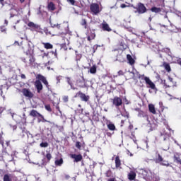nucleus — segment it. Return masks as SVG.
Listing matches in <instances>:
<instances>
[{
  "instance_id": "obj_26",
  "label": "nucleus",
  "mask_w": 181,
  "mask_h": 181,
  "mask_svg": "<svg viewBox=\"0 0 181 181\" xmlns=\"http://www.w3.org/2000/svg\"><path fill=\"white\" fill-rule=\"evenodd\" d=\"M28 28H31L32 29H39L40 26L37 24H35V23L30 21L28 23Z\"/></svg>"
},
{
  "instance_id": "obj_58",
  "label": "nucleus",
  "mask_w": 181,
  "mask_h": 181,
  "mask_svg": "<svg viewBox=\"0 0 181 181\" xmlns=\"http://www.w3.org/2000/svg\"><path fill=\"white\" fill-rule=\"evenodd\" d=\"M40 13H42V11H39V12L37 13V15H40Z\"/></svg>"
},
{
  "instance_id": "obj_5",
  "label": "nucleus",
  "mask_w": 181,
  "mask_h": 181,
  "mask_svg": "<svg viewBox=\"0 0 181 181\" xmlns=\"http://www.w3.org/2000/svg\"><path fill=\"white\" fill-rule=\"evenodd\" d=\"M134 9L136 10V11H135V12H138V13H139V15H142L143 13H145L146 12V11H148V9L145 6V5L142 3H139L137 4V6L134 7Z\"/></svg>"
},
{
  "instance_id": "obj_54",
  "label": "nucleus",
  "mask_w": 181,
  "mask_h": 181,
  "mask_svg": "<svg viewBox=\"0 0 181 181\" xmlns=\"http://www.w3.org/2000/svg\"><path fill=\"white\" fill-rule=\"evenodd\" d=\"M69 178H70V175H65V179H66V180H68V179Z\"/></svg>"
},
{
  "instance_id": "obj_13",
  "label": "nucleus",
  "mask_w": 181,
  "mask_h": 181,
  "mask_svg": "<svg viewBox=\"0 0 181 181\" xmlns=\"http://www.w3.org/2000/svg\"><path fill=\"white\" fill-rule=\"evenodd\" d=\"M54 28L52 27L50 28H44V32L45 33V35L47 36H56V33H54Z\"/></svg>"
},
{
  "instance_id": "obj_44",
  "label": "nucleus",
  "mask_w": 181,
  "mask_h": 181,
  "mask_svg": "<svg viewBox=\"0 0 181 181\" xmlns=\"http://www.w3.org/2000/svg\"><path fill=\"white\" fill-rule=\"evenodd\" d=\"M45 110L48 111L49 112H52V107H50V105H45Z\"/></svg>"
},
{
  "instance_id": "obj_1",
  "label": "nucleus",
  "mask_w": 181,
  "mask_h": 181,
  "mask_svg": "<svg viewBox=\"0 0 181 181\" xmlns=\"http://www.w3.org/2000/svg\"><path fill=\"white\" fill-rule=\"evenodd\" d=\"M23 50L26 56H28V62L26 58H21L22 62L25 63L28 67H33L35 66V62H36V58H35V50L30 47V44H27L23 47Z\"/></svg>"
},
{
  "instance_id": "obj_42",
  "label": "nucleus",
  "mask_w": 181,
  "mask_h": 181,
  "mask_svg": "<svg viewBox=\"0 0 181 181\" xmlns=\"http://www.w3.org/2000/svg\"><path fill=\"white\" fill-rule=\"evenodd\" d=\"M45 158H47V162H50L52 159V154L50 153H47L45 156Z\"/></svg>"
},
{
  "instance_id": "obj_17",
  "label": "nucleus",
  "mask_w": 181,
  "mask_h": 181,
  "mask_svg": "<svg viewBox=\"0 0 181 181\" xmlns=\"http://www.w3.org/2000/svg\"><path fill=\"white\" fill-rule=\"evenodd\" d=\"M115 163L116 169H119V170L122 169V167H121L122 163H121V159L119 158V156H117L115 157Z\"/></svg>"
},
{
  "instance_id": "obj_39",
  "label": "nucleus",
  "mask_w": 181,
  "mask_h": 181,
  "mask_svg": "<svg viewBox=\"0 0 181 181\" xmlns=\"http://www.w3.org/2000/svg\"><path fill=\"white\" fill-rule=\"evenodd\" d=\"M105 175L106 177H111L112 176V171H111V170H108L107 171H106Z\"/></svg>"
},
{
  "instance_id": "obj_15",
  "label": "nucleus",
  "mask_w": 181,
  "mask_h": 181,
  "mask_svg": "<svg viewBox=\"0 0 181 181\" xmlns=\"http://www.w3.org/2000/svg\"><path fill=\"white\" fill-rule=\"evenodd\" d=\"M146 84L148 88H151V90H156V86H155V83H153V82H152L149 78H146Z\"/></svg>"
},
{
  "instance_id": "obj_49",
  "label": "nucleus",
  "mask_w": 181,
  "mask_h": 181,
  "mask_svg": "<svg viewBox=\"0 0 181 181\" xmlns=\"http://www.w3.org/2000/svg\"><path fill=\"white\" fill-rule=\"evenodd\" d=\"M120 8H127V6L125 4H121Z\"/></svg>"
},
{
  "instance_id": "obj_52",
  "label": "nucleus",
  "mask_w": 181,
  "mask_h": 181,
  "mask_svg": "<svg viewBox=\"0 0 181 181\" xmlns=\"http://www.w3.org/2000/svg\"><path fill=\"white\" fill-rule=\"evenodd\" d=\"M124 122H125V120H121V127H124Z\"/></svg>"
},
{
  "instance_id": "obj_63",
  "label": "nucleus",
  "mask_w": 181,
  "mask_h": 181,
  "mask_svg": "<svg viewBox=\"0 0 181 181\" xmlns=\"http://www.w3.org/2000/svg\"><path fill=\"white\" fill-rule=\"evenodd\" d=\"M74 180H76V177H74Z\"/></svg>"
},
{
  "instance_id": "obj_7",
  "label": "nucleus",
  "mask_w": 181,
  "mask_h": 181,
  "mask_svg": "<svg viewBox=\"0 0 181 181\" xmlns=\"http://www.w3.org/2000/svg\"><path fill=\"white\" fill-rule=\"evenodd\" d=\"M77 97H79L81 101H84L85 103H87L90 100V96L86 95L81 91H78V93H76V94L74 96V98H77Z\"/></svg>"
},
{
  "instance_id": "obj_60",
  "label": "nucleus",
  "mask_w": 181,
  "mask_h": 181,
  "mask_svg": "<svg viewBox=\"0 0 181 181\" xmlns=\"http://www.w3.org/2000/svg\"><path fill=\"white\" fill-rule=\"evenodd\" d=\"M15 43H17V45H19V42L18 41H16Z\"/></svg>"
},
{
  "instance_id": "obj_8",
  "label": "nucleus",
  "mask_w": 181,
  "mask_h": 181,
  "mask_svg": "<svg viewBox=\"0 0 181 181\" xmlns=\"http://www.w3.org/2000/svg\"><path fill=\"white\" fill-rule=\"evenodd\" d=\"M30 117H40V118H42V122H49L51 124L50 121L47 120L45 119V117L42 115V114L39 113L37 110H32L30 112Z\"/></svg>"
},
{
  "instance_id": "obj_35",
  "label": "nucleus",
  "mask_w": 181,
  "mask_h": 181,
  "mask_svg": "<svg viewBox=\"0 0 181 181\" xmlns=\"http://www.w3.org/2000/svg\"><path fill=\"white\" fill-rule=\"evenodd\" d=\"M107 128L110 131H115L116 129L115 124L112 123H109L107 124Z\"/></svg>"
},
{
  "instance_id": "obj_46",
  "label": "nucleus",
  "mask_w": 181,
  "mask_h": 181,
  "mask_svg": "<svg viewBox=\"0 0 181 181\" xmlns=\"http://www.w3.org/2000/svg\"><path fill=\"white\" fill-rule=\"evenodd\" d=\"M67 1L69 2L71 5H74L76 4V1L74 0H67Z\"/></svg>"
},
{
  "instance_id": "obj_48",
  "label": "nucleus",
  "mask_w": 181,
  "mask_h": 181,
  "mask_svg": "<svg viewBox=\"0 0 181 181\" xmlns=\"http://www.w3.org/2000/svg\"><path fill=\"white\" fill-rule=\"evenodd\" d=\"M107 181H117V180L115 179V177H110V178L107 179Z\"/></svg>"
},
{
  "instance_id": "obj_45",
  "label": "nucleus",
  "mask_w": 181,
  "mask_h": 181,
  "mask_svg": "<svg viewBox=\"0 0 181 181\" xmlns=\"http://www.w3.org/2000/svg\"><path fill=\"white\" fill-rule=\"evenodd\" d=\"M75 146L80 151L81 149V143H80V141H76Z\"/></svg>"
},
{
  "instance_id": "obj_23",
  "label": "nucleus",
  "mask_w": 181,
  "mask_h": 181,
  "mask_svg": "<svg viewBox=\"0 0 181 181\" xmlns=\"http://www.w3.org/2000/svg\"><path fill=\"white\" fill-rule=\"evenodd\" d=\"M102 29L105 32H111V30H112L111 28H110V25H108V23H102Z\"/></svg>"
},
{
  "instance_id": "obj_21",
  "label": "nucleus",
  "mask_w": 181,
  "mask_h": 181,
  "mask_svg": "<svg viewBox=\"0 0 181 181\" xmlns=\"http://www.w3.org/2000/svg\"><path fill=\"white\" fill-rule=\"evenodd\" d=\"M127 177L129 180H135L136 177V173L134 170H131L129 173L127 175Z\"/></svg>"
},
{
  "instance_id": "obj_51",
  "label": "nucleus",
  "mask_w": 181,
  "mask_h": 181,
  "mask_svg": "<svg viewBox=\"0 0 181 181\" xmlns=\"http://www.w3.org/2000/svg\"><path fill=\"white\" fill-rule=\"evenodd\" d=\"M64 101H66V102L69 101V97L65 96V97L64 98Z\"/></svg>"
},
{
  "instance_id": "obj_36",
  "label": "nucleus",
  "mask_w": 181,
  "mask_h": 181,
  "mask_svg": "<svg viewBox=\"0 0 181 181\" xmlns=\"http://www.w3.org/2000/svg\"><path fill=\"white\" fill-rule=\"evenodd\" d=\"M63 159L61 158L59 160H56L54 163L56 166H62L63 165Z\"/></svg>"
},
{
  "instance_id": "obj_41",
  "label": "nucleus",
  "mask_w": 181,
  "mask_h": 181,
  "mask_svg": "<svg viewBox=\"0 0 181 181\" xmlns=\"http://www.w3.org/2000/svg\"><path fill=\"white\" fill-rule=\"evenodd\" d=\"M163 141H169L170 138V134L163 135Z\"/></svg>"
},
{
  "instance_id": "obj_47",
  "label": "nucleus",
  "mask_w": 181,
  "mask_h": 181,
  "mask_svg": "<svg viewBox=\"0 0 181 181\" xmlns=\"http://www.w3.org/2000/svg\"><path fill=\"white\" fill-rule=\"evenodd\" d=\"M118 76H124V71L122 70H119L118 71Z\"/></svg>"
},
{
  "instance_id": "obj_29",
  "label": "nucleus",
  "mask_w": 181,
  "mask_h": 181,
  "mask_svg": "<svg viewBox=\"0 0 181 181\" xmlns=\"http://www.w3.org/2000/svg\"><path fill=\"white\" fill-rule=\"evenodd\" d=\"M42 45H43L45 49H53V45L50 44V42H42Z\"/></svg>"
},
{
  "instance_id": "obj_27",
  "label": "nucleus",
  "mask_w": 181,
  "mask_h": 181,
  "mask_svg": "<svg viewBox=\"0 0 181 181\" xmlns=\"http://www.w3.org/2000/svg\"><path fill=\"white\" fill-rule=\"evenodd\" d=\"M163 66L164 67L165 70L168 71V73H170V71H172V69L170 68V64H169V63L163 62Z\"/></svg>"
},
{
  "instance_id": "obj_40",
  "label": "nucleus",
  "mask_w": 181,
  "mask_h": 181,
  "mask_svg": "<svg viewBox=\"0 0 181 181\" xmlns=\"http://www.w3.org/2000/svg\"><path fill=\"white\" fill-rule=\"evenodd\" d=\"M139 80H144L145 82L146 81V78H149V77L145 76V75H139Z\"/></svg>"
},
{
  "instance_id": "obj_25",
  "label": "nucleus",
  "mask_w": 181,
  "mask_h": 181,
  "mask_svg": "<svg viewBox=\"0 0 181 181\" xmlns=\"http://www.w3.org/2000/svg\"><path fill=\"white\" fill-rule=\"evenodd\" d=\"M148 111H149V112H151V114H153L155 115V114H156V109L155 108V105L149 104L148 105Z\"/></svg>"
},
{
  "instance_id": "obj_50",
  "label": "nucleus",
  "mask_w": 181,
  "mask_h": 181,
  "mask_svg": "<svg viewBox=\"0 0 181 181\" xmlns=\"http://www.w3.org/2000/svg\"><path fill=\"white\" fill-rule=\"evenodd\" d=\"M21 78H23V79L26 78V76L23 74H21Z\"/></svg>"
},
{
  "instance_id": "obj_9",
  "label": "nucleus",
  "mask_w": 181,
  "mask_h": 181,
  "mask_svg": "<svg viewBox=\"0 0 181 181\" xmlns=\"http://www.w3.org/2000/svg\"><path fill=\"white\" fill-rule=\"evenodd\" d=\"M161 84L164 88H170L173 86V78H169L168 80H163Z\"/></svg>"
},
{
  "instance_id": "obj_53",
  "label": "nucleus",
  "mask_w": 181,
  "mask_h": 181,
  "mask_svg": "<svg viewBox=\"0 0 181 181\" xmlns=\"http://www.w3.org/2000/svg\"><path fill=\"white\" fill-rule=\"evenodd\" d=\"M8 20H4V25H6V26H8Z\"/></svg>"
},
{
  "instance_id": "obj_28",
  "label": "nucleus",
  "mask_w": 181,
  "mask_h": 181,
  "mask_svg": "<svg viewBox=\"0 0 181 181\" xmlns=\"http://www.w3.org/2000/svg\"><path fill=\"white\" fill-rule=\"evenodd\" d=\"M94 39H95V33L90 32V35L87 37V40L88 42H91V40H94Z\"/></svg>"
},
{
  "instance_id": "obj_4",
  "label": "nucleus",
  "mask_w": 181,
  "mask_h": 181,
  "mask_svg": "<svg viewBox=\"0 0 181 181\" xmlns=\"http://www.w3.org/2000/svg\"><path fill=\"white\" fill-rule=\"evenodd\" d=\"M52 28H57L61 32H59V35H64V33H66L67 32V26H66L65 23H61V24H52Z\"/></svg>"
},
{
  "instance_id": "obj_19",
  "label": "nucleus",
  "mask_w": 181,
  "mask_h": 181,
  "mask_svg": "<svg viewBox=\"0 0 181 181\" xmlns=\"http://www.w3.org/2000/svg\"><path fill=\"white\" fill-rule=\"evenodd\" d=\"M116 60L117 62H119V63H124L125 62V54H124V52H121L120 54H118L117 55Z\"/></svg>"
},
{
  "instance_id": "obj_57",
  "label": "nucleus",
  "mask_w": 181,
  "mask_h": 181,
  "mask_svg": "<svg viewBox=\"0 0 181 181\" xmlns=\"http://www.w3.org/2000/svg\"><path fill=\"white\" fill-rule=\"evenodd\" d=\"M20 2H21V4H23V2H25V0H20Z\"/></svg>"
},
{
  "instance_id": "obj_6",
  "label": "nucleus",
  "mask_w": 181,
  "mask_h": 181,
  "mask_svg": "<svg viewBox=\"0 0 181 181\" xmlns=\"http://www.w3.org/2000/svg\"><path fill=\"white\" fill-rule=\"evenodd\" d=\"M21 93H23L24 97L28 98L29 100H32V98L35 97V94H33L32 91H30V89L26 88H23Z\"/></svg>"
},
{
  "instance_id": "obj_30",
  "label": "nucleus",
  "mask_w": 181,
  "mask_h": 181,
  "mask_svg": "<svg viewBox=\"0 0 181 181\" xmlns=\"http://www.w3.org/2000/svg\"><path fill=\"white\" fill-rule=\"evenodd\" d=\"M151 12H153L154 13H159L160 12H162V9L160 8H158V7H152L151 8Z\"/></svg>"
},
{
  "instance_id": "obj_2",
  "label": "nucleus",
  "mask_w": 181,
  "mask_h": 181,
  "mask_svg": "<svg viewBox=\"0 0 181 181\" xmlns=\"http://www.w3.org/2000/svg\"><path fill=\"white\" fill-rule=\"evenodd\" d=\"M36 81L34 83V86L37 90V93H40L43 90V84L45 86L46 88H47L48 91H52V86L49 84V81L45 76L38 74L36 76ZM43 83V84H42Z\"/></svg>"
},
{
  "instance_id": "obj_61",
  "label": "nucleus",
  "mask_w": 181,
  "mask_h": 181,
  "mask_svg": "<svg viewBox=\"0 0 181 181\" xmlns=\"http://www.w3.org/2000/svg\"><path fill=\"white\" fill-rule=\"evenodd\" d=\"M129 129H132V128L131 127V125L129 127Z\"/></svg>"
},
{
  "instance_id": "obj_34",
  "label": "nucleus",
  "mask_w": 181,
  "mask_h": 181,
  "mask_svg": "<svg viewBox=\"0 0 181 181\" xmlns=\"http://www.w3.org/2000/svg\"><path fill=\"white\" fill-rule=\"evenodd\" d=\"M3 181H12V177H11V174H5L3 178Z\"/></svg>"
},
{
  "instance_id": "obj_56",
  "label": "nucleus",
  "mask_w": 181,
  "mask_h": 181,
  "mask_svg": "<svg viewBox=\"0 0 181 181\" xmlns=\"http://www.w3.org/2000/svg\"><path fill=\"white\" fill-rule=\"evenodd\" d=\"M52 53H54V56H55L56 57H57V52H56V51H55V52H52Z\"/></svg>"
},
{
  "instance_id": "obj_11",
  "label": "nucleus",
  "mask_w": 181,
  "mask_h": 181,
  "mask_svg": "<svg viewBox=\"0 0 181 181\" xmlns=\"http://www.w3.org/2000/svg\"><path fill=\"white\" fill-rule=\"evenodd\" d=\"M70 158L74 159V162L78 163L83 160V156L81 154H70Z\"/></svg>"
},
{
  "instance_id": "obj_12",
  "label": "nucleus",
  "mask_w": 181,
  "mask_h": 181,
  "mask_svg": "<svg viewBox=\"0 0 181 181\" xmlns=\"http://www.w3.org/2000/svg\"><path fill=\"white\" fill-rule=\"evenodd\" d=\"M117 46H118L119 49L122 51L126 50V49L128 47V45H127V44H125V41L122 38L119 40Z\"/></svg>"
},
{
  "instance_id": "obj_59",
  "label": "nucleus",
  "mask_w": 181,
  "mask_h": 181,
  "mask_svg": "<svg viewBox=\"0 0 181 181\" xmlns=\"http://www.w3.org/2000/svg\"><path fill=\"white\" fill-rule=\"evenodd\" d=\"M13 16H15V15L11 14L10 18H13Z\"/></svg>"
},
{
  "instance_id": "obj_16",
  "label": "nucleus",
  "mask_w": 181,
  "mask_h": 181,
  "mask_svg": "<svg viewBox=\"0 0 181 181\" xmlns=\"http://www.w3.org/2000/svg\"><path fill=\"white\" fill-rule=\"evenodd\" d=\"M138 117L139 118H145V119H149L148 112H145L143 110H139Z\"/></svg>"
},
{
  "instance_id": "obj_55",
  "label": "nucleus",
  "mask_w": 181,
  "mask_h": 181,
  "mask_svg": "<svg viewBox=\"0 0 181 181\" xmlns=\"http://www.w3.org/2000/svg\"><path fill=\"white\" fill-rule=\"evenodd\" d=\"M4 0H0V4H1V5H4Z\"/></svg>"
},
{
  "instance_id": "obj_43",
  "label": "nucleus",
  "mask_w": 181,
  "mask_h": 181,
  "mask_svg": "<svg viewBox=\"0 0 181 181\" xmlns=\"http://www.w3.org/2000/svg\"><path fill=\"white\" fill-rule=\"evenodd\" d=\"M76 53V59L77 61L80 60L81 59V54H78V52L75 51Z\"/></svg>"
},
{
  "instance_id": "obj_20",
  "label": "nucleus",
  "mask_w": 181,
  "mask_h": 181,
  "mask_svg": "<svg viewBox=\"0 0 181 181\" xmlns=\"http://www.w3.org/2000/svg\"><path fill=\"white\" fill-rule=\"evenodd\" d=\"M173 160L175 163L181 165L180 154L179 153H175L173 156Z\"/></svg>"
},
{
  "instance_id": "obj_10",
  "label": "nucleus",
  "mask_w": 181,
  "mask_h": 181,
  "mask_svg": "<svg viewBox=\"0 0 181 181\" xmlns=\"http://www.w3.org/2000/svg\"><path fill=\"white\" fill-rule=\"evenodd\" d=\"M90 12H93L94 15L100 13V5L97 3H92L90 6Z\"/></svg>"
},
{
  "instance_id": "obj_33",
  "label": "nucleus",
  "mask_w": 181,
  "mask_h": 181,
  "mask_svg": "<svg viewBox=\"0 0 181 181\" xmlns=\"http://www.w3.org/2000/svg\"><path fill=\"white\" fill-rule=\"evenodd\" d=\"M0 32L1 33H4V35H6V33L8 32V28H6V27H5V25H1L0 26Z\"/></svg>"
},
{
  "instance_id": "obj_22",
  "label": "nucleus",
  "mask_w": 181,
  "mask_h": 181,
  "mask_svg": "<svg viewBox=\"0 0 181 181\" xmlns=\"http://www.w3.org/2000/svg\"><path fill=\"white\" fill-rule=\"evenodd\" d=\"M47 9H48V11H50L51 12H53V11H56V6L54 5V3L52 2V1L48 3Z\"/></svg>"
},
{
  "instance_id": "obj_38",
  "label": "nucleus",
  "mask_w": 181,
  "mask_h": 181,
  "mask_svg": "<svg viewBox=\"0 0 181 181\" xmlns=\"http://www.w3.org/2000/svg\"><path fill=\"white\" fill-rule=\"evenodd\" d=\"M40 148H47V146H49V143H47V141L42 142L40 144Z\"/></svg>"
},
{
  "instance_id": "obj_24",
  "label": "nucleus",
  "mask_w": 181,
  "mask_h": 181,
  "mask_svg": "<svg viewBox=\"0 0 181 181\" xmlns=\"http://www.w3.org/2000/svg\"><path fill=\"white\" fill-rule=\"evenodd\" d=\"M127 59L129 62V64H130V66H134L135 64V59H134V58H132V56H131V54H127Z\"/></svg>"
},
{
  "instance_id": "obj_32",
  "label": "nucleus",
  "mask_w": 181,
  "mask_h": 181,
  "mask_svg": "<svg viewBox=\"0 0 181 181\" xmlns=\"http://www.w3.org/2000/svg\"><path fill=\"white\" fill-rule=\"evenodd\" d=\"M89 73H90V74H95V73H97V65H93L89 69Z\"/></svg>"
},
{
  "instance_id": "obj_31",
  "label": "nucleus",
  "mask_w": 181,
  "mask_h": 181,
  "mask_svg": "<svg viewBox=\"0 0 181 181\" xmlns=\"http://www.w3.org/2000/svg\"><path fill=\"white\" fill-rule=\"evenodd\" d=\"M81 25V26H83L84 29H90V27L88 26V25H87L86 19H82Z\"/></svg>"
},
{
  "instance_id": "obj_62",
  "label": "nucleus",
  "mask_w": 181,
  "mask_h": 181,
  "mask_svg": "<svg viewBox=\"0 0 181 181\" xmlns=\"http://www.w3.org/2000/svg\"><path fill=\"white\" fill-rule=\"evenodd\" d=\"M78 107H81V105H78Z\"/></svg>"
},
{
  "instance_id": "obj_37",
  "label": "nucleus",
  "mask_w": 181,
  "mask_h": 181,
  "mask_svg": "<svg viewBox=\"0 0 181 181\" xmlns=\"http://www.w3.org/2000/svg\"><path fill=\"white\" fill-rule=\"evenodd\" d=\"M66 83H68V84L71 86L72 90H76V88H73V82H71V79L70 78V77H66Z\"/></svg>"
},
{
  "instance_id": "obj_3",
  "label": "nucleus",
  "mask_w": 181,
  "mask_h": 181,
  "mask_svg": "<svg viewBox=\"0 0 181 181\" xmlns=\"http://www.w3.org/2000/svg\"><path fill=\"white\" fill-rule=\"evenodd\" d=\"M154 162L155 163H160L161 166H167V168L169 166H172L168 161L163 160V157L160 156L159 151L156 152V158H154Z\"/></svg>"
},
{
  "instance_id": "obj_18",
  "label": "nucleus",
  "mask_w": 181,
  "mask_h": 181,
  "mask_svg": "<svg viewBox=\"0 0 181 181\" xmlns=\"http://www.w3.org/2000/svg\"><path fill=\"white\" fill-rule=\"evenodd\" d=\"M76 83L78 84V87H80V88H85V87H86V79H84V77H82V79L77 80Z\"/></svg>"
},
{
  "instance_id": "obj_14",
  "label": "nucleus",
  "mask_w": 181,
  "mask_h": 181,
  "mask_svg": "<svg viewBox=\"0 0 181 181\" xmlns=\"http://www.w3.org/2000/svg\"><path fill=\"white\" fill-rule=\"evenodd\" d=\"M112 104H113V105H115V107H119V106L122 105V99H121V98H119L118 96H115L112 99Z\"/></svg>"
}]
</instances>
